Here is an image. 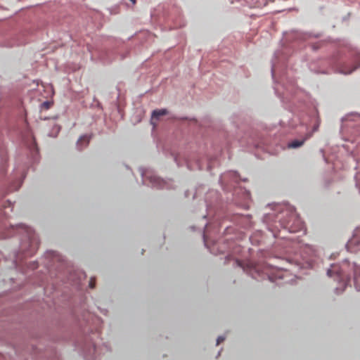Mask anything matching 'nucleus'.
Wrapping results in <instances>:
<instances>
[{"label":"nucleus","mask_w":360,"mask_h":360,"mask_svg":"<svg viewBox=\"0 0 360 360\" xmlns=\"http://www.w3.org/2000/svg\"><path fill=\"white\" fill-rule=\"evenodd\" d=\"M360 66V63L358 65H349L347 63H343L338 68V72L344 75H349L352 73L357 67Z\"/></svg>","instance_id":"1"},{"label":"nucleus","mask_w":360,"mask_h":360,"mask_svg":"<svg viewBox=\"0 0 360 360\" xmlns=\"http://www.w3.org/2000/svg\"><path fill=\"white\" fill-rule=\"evenodd\" d=\"M167 113V110L165 109H160V110H155L153 112L152 114V120L156 118H159L160 116L165 115Z\"/></svg>","instance_id":"2"},{"label":"nucleus","mask_w":360,"mask_h":360,"mask_svg":"<svg viewBox=\"0 0 360 360\" xmlns=\"http://www.w3.org/2000/svg\"><path fill=\"white\" fill-rule=\"evenodd\" d=\"M90 138L91 137L87 135L82 136L77 141L78 147L80 148V146L83 143L85 146H87L89 143Z\"/></svg>","instance_id":"3"},{"label":"nucleus","mask_w":360,"mask_h":360,"mask_svg":"<svg viewBox=\"0 0 360 360\" xmlns=\"http://www.w3.org/2000/svg\"><path fill=\"white\" fill-rule=\"evenodd\" d=\"M305 139L303 140H294L288 143V147L292 148H296L303 145Z\"/></svg>","instance_id":"4"},{"label":"nucleus","mask_w":360,"mask_h":360,"mask_svg":"<svg viewBox=\"0 0 360 360\" xmlns=\"http://www.w3.org/2000/svg\"><path fill=\"white\" fill-rule=\"evenodd\" d=\"M225 340V338L222 336H219L218 337L217 340V345H219L221 342H222L224 340Z\"/></svg>","instance_id":"5"},{"label":"nucleus","mask_w":360,"mask_h":360,"mask_svg":"<svg viewBox=\"0 0 360 360\" xmlns=\"http://www.w3.org/2000/svg\"><path fill=\"white\" fill-rule=\"evenodd\" d=\"M95 286V279L91 278L89 281V287L91 288H94Z\"/></svg>","instance_id":"6"},{"label":"nucleus","mask_w":360,"mask_h":360,"mask_svg":"<svg viewBox=\"0 0 360 360\" xmlns=\"http://www.w3.org/2000/svg\"><path fill=\"white\" fill-rule=\"evenodd\" d=\"M42 105L46 108V109H49L50 108V105H51V103L50 102H48V101H46V102H44Z\"/></svg>","instance_id":"7"},{"label":"nucleus","mask_w":360,"mask_h":360,"mask_svg":"<svg viewBox=\"0 0 360 360\" xmlns=\"http://www.w3.org/2000/svg\"><path fill=\"white\" fill-rule=\"evenodd\" d=\"M332 272H333V271L331 269H328L327 274H328V275L329 276H332Z\"/></svg>","instance_id":"8"},{"label":"nucleus","mask_w":360,"mask_h":360,"mask_svg":"<svg viewBox=\"0 0 360 360\" xmlns=\"http://www.w3.org/2000/svg\"><path fill=\"white\" fill-rule=\"evenodd\" d=\"M289 230H290V231H291V232H295V231H297L296 229H293V228H292V227H289Z\"/></svg>","instance_id":"9"},{"label":"nucleus","mask_w":360,"mask_h":360,"mask_svg":"<svg viewBox=\"0 0 360 360\" xmlns=\"http://www.w3.org/2000/svg\"><path fill=\"white\" fill-rule=\"evenodd\" d=\"M131 2L135 3L136 0H130Z\"/></svg>","instance_id":"10"}]
</instances>
